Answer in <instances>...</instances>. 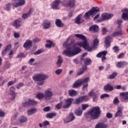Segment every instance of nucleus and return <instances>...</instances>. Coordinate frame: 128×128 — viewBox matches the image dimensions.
Wrapping results in <instances>:
<instances>
[{"mask_svg": "<svg viewBox=\"0 0 128 128\" xmlns=\"http://www.w3.org/2000/svg\"><path fill=\"white\" fill-rule=\"evenodd\" d=\"M88 116H90L92 120H96L100 114V107H94L88 112Z\"/></svg>", "mask_w": 128, "mask_h": 128, "instance_id": "nucleus-1", "label": "nucleus"}, {"mask_svg": "<svg viewBox=\"0 0 128 128\" xmlns=\"http://www.w3.org/2000/svg\"><path fill=\"white\" fill-rule=\"evenodd\" d=\"M48 78V76L44 74H38L32 77V79L38 82V86H42L44 84V80Z\"/></svg>", "mask_w": 128, "mask_h": 128, "instance_id": "nucleus-2", "label": "nucleus"}, {"mask_svg": "<svg viewBox=\"0 0 128 128\" xmlns=\"http://www.w3.org/2000/svg\"><path fill=\"white\" fill-rule=\"evenodd\" d=\"M74 36H76V38H80V40H83V42H78L77 43L78 46H82V48H84V44H86L88 42V40H86V38L82 34H76L74 35Z\"/></svg>", "mask_w": 128, "mask_h": 128, "instance_id": "nucleus-3", "label": "nucleus"}, {"mask_svg": "<svg viewBox=\"0 0 128 128\" xmlns=\"http://www.w3.org/2000/svg\"><path fill=\"white\" fill-rule=\"evenodd\" d=\"M100 12V8L98 7H94L91 10H90L88 12H86L84 14V16H96V13Z\"/></svg>", "mask_w": 128, "mask_h": 128, "instance_id": "nucleus-4", "label": "nucleus"}, {"mask_svg": "<svg viewBox=\"0 0 128 128\" xmlns=\"http://www.w3.org/2000/svg\"><path fill=\"white\" fill-rule=\"evenodd\" d=\"M62 4L64 6H68L69 8H74L76 6L74 0H64Z\"/></svg>", "mask_w": 128, "mask_h": 128, "instance_id": "nucleus-5", "label": "nucleus"}, {"mask_svg": "<svg viewBox=\"0 0 128 128\" xmlns=\"http://www.w3.org/2000/svg\"><path fill=\"white\" fill-rule=\"evenodd\" d=\"M90 98L88 96H81L75 100L74 104H80L82 102H88Z\"/></svg>", "mask_w": 128, "mask_h": 128, "instance_id": "nucleus-6", "label": "nucleus"}, {"mask_svg": "<svg viewBox=\"0 0 128 128\" xmlns=\"http://www.w3.org/2000/svg\"><path fill=\"white\" fill-rule=\"evenodd\" d=\"M54 96L52 92L50 90H46L44 92V98L46 100H50Z\"/></svg>", "mask_w": 128, "mask_h": 128, "instance_id": "nucleus-7", "label": "nucleus"}, {"mask_svg": "<svg viewBox=\"0 0 128 128\" xmlns=\"http://www.w3.org/2000/svg\"><path fill=\"white\" fill-rule=\"evenodd\" d=\"M26 4V1L24 0H15L14 2L12 4L14 8H18V6H22Z\"/></svg>", "mask_w": 128, "mask_h": 128, "instance_id": "nucleus-8", "label": "nucleus"}, {"mask_svg": "<svg viewBox=\"0 0 128 128\" xmlns=\"http://www.w3.org/2000/svg\"><path fill=\"white\" fill-rule=\"evenodd\" d=\"M74 100L73 98H69L65 100V104L63 106V108H68Z\"/></svg>", "mask_w": 128, "mask_h": 128, "instance_id": "nucleus-9", "label": "nucleus"}, {"mask_svg": "<svg viewBox=\"0 0 128 128\" xmlns=\"http://www.w3.org/2000/svg\"><path fill=\"white\" fill-rule=\"evenodd\" d=\"M62 3L60 0H56L52 4V8L54 10H60V4Z\"/></svg>", "mask_w": 128, "mask_h": 128, "instance_id": "nucleus-10", "label": "nucleus"}, {"mask_svg": "<svg viewBox=\"0 0 128 128\" xmlns=\"http://www.w3.org/2000/svg\"><path fill=\"white\" fill-rule=\"evenodd\" d=\"M32 46V41L30 40H26L23 45V47L24 48H26V50H30Z\"/></svg>", "mask_w": 128, "mask_h": 128, "instance_id": "nucleus-11", "label": "nucleus"}, {"mask_svg": "<svg viewBox=\"0 0 128 128\" xmlns=\"http://www.w3.org/2000/svg\"><path fill=\"white\" fill-rule=\"evenodd\" d=\"M62 54H64L66 56H69V58H70V56H74V53L70 48L66 49L63 52Z\"/></svg>", "mask_w": 128, "mask_h": 128, "instance_id": "nucleus-12", "label": "nucleus"}, {"mask_svg": "<svg viewBox=\"0 0 128 128\" xmlns=\"http://www.w3.org/2000/svg\"><path fill=\"white\" fill-rule=\"evenodd\" d=\"M120 100L121 102L128 100V92H122L120 93Z\"/></svg>", "mask_w": 128, "mask_h": 128, "instance_id": "nucleus-13", "label": "nucleus"}, {"mask_svg": "<svg viewBox=\"0 0 128 128\" xmlns=\"http://www.w3.org/2000/svg\"><path fill=\"white\" fill-rule=\"evenodd\" d=\"M99 18L98 16H95L94 18V20H97L98 22H104V20H110V18H112V16H102V18Z\"/></svg>", "mask_w": 128, "mask_h": 128, "instance_id": "nucleus-14", "label": "nucleus"}, {"mask_svg": "<svg viewBox=\"0 0 128 128\" xmlns=\"http://www.w3.org/2000/svg\"><path fill=\"white\" fill-rule=\"evenodd\" d=\"M104 92H112V90H114V86H112V84H108L104 86Z\"/></svg>", "mask_w": 128, "mask_h": 128, "instance_id": "nucleus-15", "label": "nucleus"}, {"mask_svg": "<svg viewBox=\"0 0 128 128\" xmlns=\"http://www.w3.org/2000/svg\"><path fill=\"white\" fill-rule=\"evenodd\" d=\"M128 64V62L126 61L119 62H117V64H116V66L118 68H123L126 66Z\"/></svg>", "mask_w": 128, "mask_h": 128, "instance_id": "nucleus-16", "label": "nucleus"}, {"mask_svg": "<svg viewBox=\"0 0 128 128\" xmlns=\"http://www.w3.org/2000/svg\"><path fill=\"white\" fill-rule=\"evenodd\" d=\"M100 30V28L96 24H94L89 28V31L90 32H98Z\"/></svg>", "mask_w": 128, "mask_h": 128, "instance_id": "nucleus-17", "label": "nucleus"}, {"mask_svg": "<svg viewBox=\"0 0 128 128\" xmlns=\"http://www.w3.org/2000/svg\"><path fill=\"white\" fill-rule=\"evenodd\" d=\"M82 60H84V64L85 66H90L91 64H92V59L90 58H81Z\"/></svg>", "mask_w": 128, "mask_h": 128, "instance_id": "nucleus-18", "label": "nucleus"}, {"mask_svg": "<svg viewBox=\"0 0 128 128\" xmlns=\"http://www.w3.org/2000/svg\"><path fill=\"white\" fill-rule=\"evenodd\" d=\"M46 42H49V44H45L46 48H52V46H53V48H54V46H56V44H54L52 40H46Z\"/></svg>", "mask_w": 128, "mask_h": 128, "instance_id": "nucleus-19", "label": "nucleus"}, {"mask_svg": "<svg viewBox=\"0 0 128 128\" xmlns=\"http://www.w3.org/2000/svg\"><path fill=\"white\" fill-rule=\"evenodd\" d=\"M42 26L44 27L45 30H48V28H50V21L48 20H44L43 22Z\"/></svg>", "mask_w": 128, "mask_h": 128, "instance_id": "nucleus-20", "label": "nucleus"}, {"mask_svg": "<svg viewBox=\"0 0 128 128\" xmlns=\"http://www.w3.org/2000/svg\"><path fill=\"white\" fill-rule=\"evenodd\" d=\"M10 94H11V96H12V100H14V98H16V92H14V90H16V88H14V86H11L10 88Z\"/></svg>", "mask_w": 128, "mask_h": 128, "instance_id": "nucleus-21", "label": "nucleus"}, {"mask_svg": "<svg viewBox=\"0 0 128 128\" xmlns=\"http://www.w3.org/2000/svg\"><path fill=\"white\" fill-rule=\"evenodd\" d=\"M122 34H124V31L120 29L119 30L113 32L112 36H122Z\"/></svg>", "mask_w": 128, "mask_h": 128, "instance_id": "nucleus-22", "label": "nucleus"}, {"mask_svg": "<svg viewBox=\"0 0 128 128\" xmlns=\"http://www.w3.org/2000/svg\"><path fill=\"white\" fill-rule=\"evenodd\" d=\"M55 24L58 28H64V24L60 19H56Z\"/></svg>", "mask_w": 128, "mask_h": 128, "instance_id": "nucleus-23", "label": "nucleus"}, {"mask_svg": "<svg viewBox=\"0 0 128 128\" xmlns=\"http://www.w3.org/2000/svg\"><path fill=\"white\" fill-rule=\"evenodd\" d=\"M73 52V56H76V54H80L82 52V48H80V47H74L73 49V50H72Z\"/></svg>", "mask_w": 128, "mask_h": 128, "instance_id": "nucleus-24", "label": "nucleus"}, {"mask_svg": "<svg viewBox=\"0 0 128 128\" xmlns=\"http://www.w3.org/2000/svg\"><path fill=\"white\" fill-rule=\"evenodd\" d=\"M122 116V108L120 106H118V110L114 115L115 118Z\"/></svg>", "mask_w": 128, "mask_h": 128, "instance_id": "nucleus-25", "label": "nucleus"}, {"mask_svg": "<svg viewBox=\"0 0 128 128\" xmlns=\"http://www.w3.org/2000/svg\"><path fill=\"white\" fill-rule=\"evenodd\" d=\"M58 60L56 62V64L58 68H60V66H62V64L64 60H62V58L60 56H58Z\"/></svg>", "mask_w": 128, "mask_h": 128, "instance_id": "nucleus-26", "label": "nucleus"}, {"mask_svg": "<svg viewBox=\"0 0 128 128\" xmlns=\"http://www.w3.org/2000/svg\"><path fill=\"white\" fill-rule=\"evenodd\" d=\"M13 26H15L16 28H18L22 26V22L18 20H15L12 24Z\"/></svg>", "mask_w": 128, "mask_h": 128, "instance_id": "nucleus-27", "label": "nucleus"}, {"mask_svg": "<svg viewBox=\"0 0 128 128\" xmlns=\"http://www.w3.org/2000/svg\"><path fill=\"white\" fill-rule=\"evenodd\" d=\"M68 94L70 96H78V92L74 90H69Z\"/></svg>", "mask_w": 128, "mask_h": 128, "instance_id": "nucleus-28", "label": "nucleus"}, {"mask_svg": "<svg viewBox=\"0 0 128 128\" xmlns=\"http://www.w3.org/2000/svg\"><path fill=\"white\" fill-rule=\"evenodd\" d=\"M108 54V52L106 51H102L96 54L97 58H102L103 56H106Z\"/></svg>", "mask_w": 128, "mask_h": 128, "instance_id": "nucleus-29", "label": "nucleus"}, {"mask_svg": "<svg viewBox=\"0 0 128 128\" xmlns=\"http://www.w3.org/2000/svg\"><path fill=\"white\" fill-rule=\"evenodd\" d=\"M75 114L78 116H80L82 114V110L79 108L75 110Z\"/></svg>", "mask_w": 128, "mask_h": 128, "instance_id": "nucleus-30", "label": "nucleus"}, {"mask_svg": "<svg viewBox=\"0 0 128 128\" xmlns=\"http://www.w3.org/2000/svg\"><path fill=\"white\" fill-rule=\"evenodd\" d=\"M82 82H80V80H78L74 82V83L72 85V88H78V86H82Z\"/></svg>", "mask_w": 128, "mask_h": 128, "instance_id": "nucleus-31", "label": "nucleus"}, {"mask_svg": "<svg viewBox=\"0 0 128 128\" xmlns=\"http://www.w3.org/2000/svg\"><path fill=\"white\" fill-rule=\"evenodd\" d=\"M111 39H112V38H110V36H108L106 37L104 44H108V46H110V44Z\"/></svg>", "mask_w": 128, "mask_h": 128, "instance_id": "nucleus-32", "label": "nucleus"}, {"mask_svg": "<svg viewBox=\"0 0 128 128\" xmlns=\"http://www.w3.org/2000/svg\"><path fill=\"white\" fill-rule=\"evenodd\" d=\"M106 126L104 123H98L95 126V128H106Z\"/></svg>", "mask_w": 128, "mask_h": 128, "instance_id": "nucleus-33", "label": "nucleus"}, {"mask_svg": "<svg viewBox=\"0 0 128 128\" xmlns=\"http://www.w3.org/2000/svg\"><path fill=\"white\" fill-rule=\"evenodd\" d=\"M68 118L70 120L68 121V122H72L76 118V117H74V113L70 112L68 116Z\"/></svg>", "mask_w": 128, "mask_h": 128, "instance_id": "nucleus-34", "label": "nucleus"}, {"mask_svg": "<svg viewBox=\"0 0 128 128\" xmlns=\"http://www.w3.org/2000/svg\"><path fill=\"white\" fill-rule=\"evenodd\" d=\"M82 22H84V20H82L80 16L76 17L75 23L77 24H82Z\"/></svg>", "mask_w": 128, "mask_h": 128, "instance_id": "nucleus-35", "label": "nucleus"}, {"mask_svg": "<svg viewBox=\"0 0 128 128\" xmlns=\"http://www.w3.org/2000/svg\"><path fill=\"white\" fill-rule=\"evenodd\" d=\"M36 98L38 100H42L44 98V93L40 92L36 95Z\"/></svg>", "mask_w": 128, "mask_h": 128, "instance_id": "nucleus-36", "label": "nucleus"}, {"mask_svg": "<svg viewBox=\"0 0 128 128\" xmlns=\"http://www.w3.org/2000/svg\"><path fill=\"white\" fill-rule=\"evenodd\" d=\"M84 50H86L88 52H92V47L90 46L88 44V42L84 44Z\"/></svg>", "mask_w": 128, "mask_h": 128, "instance_id": "nucleus-37", "label": "nucleus"}, {"mask_svg": "<svg viewBox=\"0 0 128 128\" xmlns=\"http://www.w3.org/2000/svg\"><path fill=\"white\" fill-rule=\"evenodd\" d=\"M122 16H128V8H125L122 10Z\"/></svg>", "mask_w": 128, "mask_h": 128, "instance_id": "nucleus-38", "label": "nucleus"}, {"mask_svg": "<svg viewBox=\"0 0 128 128\" xmlns=\"http://www.w3.org/2000/svg\"><path fill=\"white\" fill-rule=\"evenodd\" d=\"M28 102H29V106H36V102L34 99H28Z\"/></svg>", "mask_w": 128, "mask_h": 128, "instance_id": "nucleus-39", "label": "nucleus"}, {"mask_svg": "<svg viewBox=\"0 0 128 128\" xmlns=\"http://www.w3.org/2000/svg\"><path fill=\"white\" fill-rule=\"evenodd\" d=\"M36 112V108L31 109L28 110V116H32V114H34Z\"/></svg>", "mask_w": 128, "mask_h": 128, "instance_id": "nucleus-40", "label": "nucleus"}, {"mask_svg": "<svg viewBox=\"0 0 128 128\" xmlns=\"http://www.w3.org/2000/svg\"><path fill=\"white\" fill-rule=\"evenodd\" d=\"M88 80H90V78H86L84 79L80 80V82H82V84H88Z\"/></svg>", "mask_w": 128, "mask_h": 128, "instance_id": "nucleus-41", "label": "nucleus"}, {"mask_svg": "<svg viewBox=\"0 0 128 128\" xmlns=\"http://www.w3.org/2000/svg\"><path fill=\"white\" fill-rule=\"evenodd\" d=\"M118 76V73L113 72L112 74H110L108 77L109 80H114L116 76Z\"/></svg>", "mask_w": 128, "mask_h": 128, "instance_id": "nucleus-42", "label": "nucleus"}, {"mask_svg": "<svg viewBox=\"0 0 128 128\" xmlns=\"http://www.w3.org/2000/svg\"><path fill=\"white\" fill-rule=\"evenodd\" d=\"M44 52V49H40L38 50L36 52H35L34 53V54L35 56H38V54H42V52Z\"/></svg>", "mask_w": 128, "mask_h": 128, "instance_id": "nucleus-43", "label": "nucleus"}, {"mask_svg": "<svg viewBox=\"0 0 128 128\" xmlns=\"http://www.w3.org/2000/svg\"><path fill=\"white\" fill-rule=\"evenodd\" d=\"M20 124H24V122H26V120H28L24 116L20 117Z\"/></svg>", "mask_w": 128, "mask_h": 128, "instance_id": "nucleus-44", "label": "nucleus"}, {"mask_svg": "<svg viewBox=\"0 0 128 128\" xmlns=\"http://www.w3.org/2000/svg\"><path fill=\"white\" fill-rule=\"evenodd\" d=\"M56 116V113H50L47 114V118H52L54 116Z\"/></svg>", "mask_w": 128, "mask_h": 128, "instance_id": "nucleus-45", "label": "nucleus"}, {"mask_svg": "<svg viewBox=\"0 0 128 128\" xmlns=\"http://www.w3.org/2000/svg\"><path fill=\"white\" fill-rule=\"evenodd\" d=\"M62 102H60L56 106V108L57 110H62Z\"/></svg>", "mask_w": 128, "mask_h": 128, "instance_id": "nucleus-46", "label": "nucleus"}, {"mask_svg": "<svg viewBox=\"0 0 128 128\" xmlns=\"http://www.w3.org/2000/svg\"><path fill=\"white\" fill-rule=\"evenodd\" d=\"M100 43V40L98 39L95 38L93 41V46H98V44Z\"/></svg>", "mask_w": 128, "mask_h": 128, "instance_id": "nucleus-47", "label": "nucleus"}, {"mask_svg": "<svg viewBox=\"0 0 128 128\" xmlns=\"http://www.w3.org/2000/svg\"><path fill=\"white\" fill-rule=\"evenodd\" d=\"M32 9L31 8L28 13L23 14L22 16H30L32 14Z\"/></svg>", "mask_w": 128, "mask_h": 128, "instance_id": "nucleus-48", "label": "nucleus"}, {"mask_svg": "<svg viewBox=\"0 0 128 128\" xmlns=\"http://www.w3.org/2000/svg\"><path fill=\"white\" fill-rule=\"evenodd\" d=\"M112 50H114V52H115L116 54H118V52H120V48L118 46H114L112 48Z\"/></svg>", "mask_w": 128, "mask_h": 128, "instance_id": "nucleus-49", "label": "nucleus"}, {"mask_svg": "<svg viewBox=\"0 0 128 128\" xmlns=\"http://www.w3.org/2000/svg\"><path fill=\"white\" fill-rule=\"evenodd\" d=\"M12 8V5L10 4H8L6 6V7L4 8V10H10V8Z\"/></svg>", "mask_w": 128, "mask_h": 128, "instance_id": "nucleus-50", "label": "nucleus"}, {"mask_svg": "<svg viewBox=\"0 0 128 128\" xmlns=\"http://www.w3.org/2000/svg\"><path fill=\"white\" fill-rule=\"evenodd\" d=\"M113 104H120V100H118V97H116L114 100H113Z\"/></svg>", "mask_w": 128, "mask_h": 128, "instance_id": "nucleus-51", "label": "nucleus"}, {"mask_svg": "<svg viewBox=\"0 0 128 128\" xmlns=\"http://www.w3.org/2000/svg\"><path fill=\"white\" fill-rule=\"evenodd\" d=\"M82 110H86L88 108V104H82Z\"/></svg>", "mask_w": 128, "mask_h": 128, "instance_id": "nucleus-52", "label": "nucleus"}, {"mask_svg": "<svg viewBox=\"0 0 128 128\" xmlns=\"http://www.w3.org/2000/svg\"><path fill=\"white\" fill-rule=\"evenodd\" d=\"M42 124L44 128H46V126L50 125V122L48 120H45L42 123Z\"/></svg>", "mask_w": 128, "mask_h": 128, "instance_id": "nucleus-53", "label": "nucleus"}, {"mask_svg": "<svg viewBox=\"0 0 128 128\" xmlns=\"http://www.w3.org/2000/svg\"><path fill=\"white\" fill-rule=\"evenodd\" d=\"M101 16H114V14H108V13L105 12L102 13L101 15Z\"/></svg>", "mask_w": 128, "mask_h": 128, "instance_id": "nucleus-54", "label": "nucleus"}, {"mask_svg": "<svg viewBox=\"0 0 128 128\" xmlns=\"http://www.w3.org/2000/svg\"><path fill=\"white\" fill-rule=\"evenodd\" d=\"M70 40V38H68L66 42H64L63 44L64 48H68V42Z\"/></svg>", "mask_w": 128, "mask_h": 128, "instance_id": "nucleus-55", "label": "nucleus"}, {"mask_svg": "<svg viewBox=\"0 0 128 128\" xmlns=\"http://www.w3.org/2000/svg\"><path fill=\"white\" fill-rule=\"evenodd\" d=\"M4 68L6 70L10 68V63L6 62L4 66Z\"/></svg>", "mask_w": 128, "mask_h": 128, "instance_id": "nucleus-56", "label": "nucleus"}, {"mask_svg": "<svg viewBox=\"0 0 128 128\" xmlns=\"http://www.w3.org/2000/svg\"><path fill=\"white\" fill-rule=\"evenodd\" d=\"M62 72V69H58L55 71V74H57L58 76Z\"/></svg>", "mask_w": 128, "mask_h": 128, "instance_id": "nucleus-57", "label": "nucleus"}, {"mask_svg": "<svg viewBox=\"0 0 128 128\" xmlns=\"http://www.w3.org/2000/svg\"><path fill=\"white\" fill-rule=\"evenodd\" d=\"M24 86V84L22 82H20L16 86V88L18 90L20 88H22V86Z\"/></svg>", "mask_w": 128, "mask_h": 128, "instance_id": "nucleus-58", "label": "nucleus"}, {"mask_svg": "<svg viewBox=\"0 0 128 128\" xmlns=\"http://www.w3.org/2000/svg\"><path fill=\"white\" fill-rule=\"evenodd\" d=\"M110 98V94H104L100 96V98Z\"/></svg>", "mask_w": 128, "mask_h": 128, "instance_id": "nucleus-59", "label": "nucleus"}, {"mask_svg": "<svg viewBox=\"0 0 128 128\" xmlns=\"http://www.w3.org/2000/svg\"><path fill=\"white\" fill-rule=\"evenodd\" d=\"M108 32V29L106 28H103L102 29V34L104 36Z\"/></svg>", "mask_w": 128, "mask_h": 128, "instance_id": "nucleus-60", "label": "nucleus"}, {"mask_svg": "<svg viewBox=\"0 0 128 128\" xmlns=\"http://www.w3.org/2000/svg\"><path fill=\"white\" fill-rule=\"evenodd\" d=\"M22 106H24V108H26V106H30V102L28 101H27L25 102L22 103Z\"/></svg>", "mask_w": 128, "mask_h": 128, "instance_id": "nucleus-61", "label": "nucleus"}, {"mask_svg": "<svg viewBox=\"0 0 128 128\" xmlns=\"http://www.w3.org/2000/svg\"><path fill=\"white\" fill-rule=\"evenodd\" d=\"M86 70H88V66L85 64L82 65V70L84 72Z\"/></svg>", "mask_w": 128, "mask_h": 128, "instance_id": "nucleus-62", "label": "nucleus"}, {"mask_svg": "<svg viewBox=\"0 0 128 128\" xmlns=\"http://www.w3.org/2000/svg\"><path fill=\"white\" fill-rule=\"evenodd\" d=\"M10 48H12V44H8L6 47L5 50H6L8 52V50H10Z\"/></svg>", "mask_w": 128, "mask_h": 128, "instance_id": "nucleus-63", "label": "nucleus"}, {"mask_svg": "<svg viewBox=\"0 0 128 128\" xmlns=\"http://www.w3.org/2000/svg\"><path fill=\"white\" fill-rule=\"evenodd\" d=\"M92 96H93L94 102L95 100H96V98H98V94H96V93H94Z\"/></svg>", "mask_w": 128, "mask_h": 128, "instance_id": "nucleus-64", "label": "nucleus"}]
</instances>
